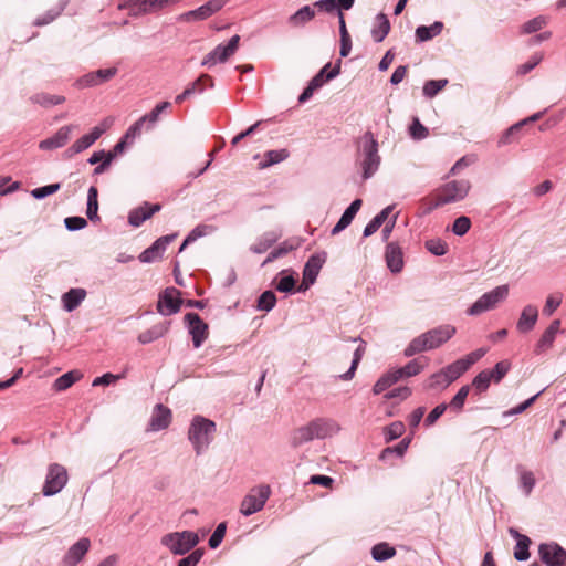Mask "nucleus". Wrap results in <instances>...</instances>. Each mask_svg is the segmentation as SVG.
Segmentation results:
<instances>
[{
    "instance_id": "f257e3e1",
    "label": "nucleus",
    "mask_w": 566,
    "mask_h": 566,
    "mask_svg": "<svg viewBox=\"0 0 566 566\" xmlns=\"http://www.w3.org/2000/svg\"><path fill=\"white\" fill-rule=\"evenodd\" d=\"M340 431L338 422L331 418L319 417L296 428L290 439L293 448H298L314 439L323 440L332 438Z\"/></svg>"
},
{
    "instance_id": "f03ea898",
    "label": "nucleus",
    "mask_w": 566,
    "mask_h": 566,
    "mask_svg": "<svg viewBox=\"0 0 566 566\" xmlns=\"http://www.w3.org/2000/svg\"><path fill=\"white\" fill-rule=\"evenodd\" d=\"M455 334V327L452 325H441L432 328L416 338L405 348L403 355L411 357L416 354L431 350L447 343Z\"/></svg>"
},
{
    "instance_id": "7ed1b4c3",
    "label": "nucleus",
    "mask_w": 566,
    "mask_h": 566,
    "mask_svg": "<svg viewBox=\"0 0 566 566\" xmlns=\"http://www.w3.org/2000/svg\"><path fill=\"white\" fill-rule=\"evenodd\" d=\"M216 432V423L205 417L196 416L188 430V439L197 454H201L210 444Z\"/></svg>"
},
{
    "instance_id": "20e7f679",
    "label": "nucleus",
    "mask_w": 566,
    "mask_h": 566,
    "mask_svg": "<svg viewBox=\"0 0 566 566\" xmlns=\"http://www.w3.org/2000/svg\"><path fill=\"white\" fill-rule=\"evenodd\" d=\"M358 153L364 170V178L367 179L378 169L380 157L378 144L373 134L366 133L358 142Z\"/></svg>"
},
{
    "instance_id": "39448f33",
    "label": "nucleus",
    "mask_w": 566,
    "mask_h": 566,
    "mask_svg": "<svg viewBox=\"0 0 566 566\" xmlns=\"http://www.w3.org/2000/svg\"><path fill=\"white\" fill-rule=\"evenodd\" d=\"M160 543L174 555H185L199 543V536L192 531L172 532L164 535Z\"/></svg>"
},
{
    "instance_id": "423d86ee",
    "label": "nucleus",
    "mask_w": 566,
    "mask_h": 566,
    "mask_svg": "<svg viewBox=\"0 0 566 566\" xmlns=\"http://www.w3.org/2000/svg\"><path fill=\"white\" fill-rule=\"evenodd\" d=\"M471 184L469 180H453L447 182L439 189L436 202L428 210L430 211L433 208L464 199L468 196Z\"/></svg>"
},
{
    "instance_id": "0eeeda50",
    "label": "nucleus",
    "mask_w": 566,
    "mask_h": 566,
    "mask_svg": "<svg viewBox=\"0 0 566 566\" xmlns=\"http://www.w3.org/2000/svg\"><path fill=\"white\" fill-rule=\"evenodd\" d=\"M271 495V489L266 484H261L252 488L243 497L240 504V513L244 516H250L260 512Z\"/></svg>"
},
{
    "instance_id": "6e6552de",
    "label": "nucleus",
    "mask_w": 566,
    "mask_h": 566,
    "mask_svg": "<svg viewBox=\"0 0 566 566\" xmlns=\"http://www.w3.org/2000/svg\"><path fill=\"white\" fill-rule=\"evenodd\" d=\"M67 479V471L63 465L59 463L50 464L42 489L43 495L52 496L61 492L62 489L66 485Z\"/></svg>"
},
{
    "instance_id": "1a4fd4ad",
    "label": "nucleus",
    "mask_w": 566,
    "mask_h": 566,
    "mask_svg": "<svg viewBox=\"0 0 566 566\" xmlns=\"http://www.w3.org/2000/svg\"><path fill=\"white\" fill-rule=\"evenodd\" d=\"M509 295V286L500 285L494 290L483 294L472 306L467 311L469 315H480L489 310H492L499 302L506 298Z\"/></svg>"
},
{
    "instance_id": "9d476101",
    "label": "nucleus",
    "mask_w": 566,
    "mask_h": 566,
    "mask_svg": "<svg viewBox=\"0 0 566 566\" xmlns=\"http://www.w3.org/2000/svg\"><path fill=\"white\" fill-rule=\"evenodd\" d=\"M240 36L233 35L227 44L217 45L210 53H208L201 62L202 66L212 67L218 62L223 63L232 56L239 48Z\"/></svg>"
},
{
    "instance_id": "9b49d317",
    "label": "nucleus",
    "mask_w": 566,
    "mask_h": 566,
    "mask_svg": "<svg viewBox=\"0 0 566 566\" xmlns=\"http://www.w3.org/2000/svg\"><path fill=\"white\" fill-rule=\"evenodd\" d=\"M180 0H128L124 6L132 15L157 13Z\"/></svg>"
},
{
    "instance_id": "f8f14e48",
    "label": "nucleus",
    "mask_w": 566,
    "mask_h": 566,
    "mask_svg": "<svg viewBox=\"0 0 566 566\" xmlns=\"http://www.w3.org/2000/svg\"><path fill=\"white\" fill-rule=\"evenodd\" d=\"M108 128L106 122L101 126H95L88 134L83 135L81 138L75 140L65 151V158H72L73 156L90 148Z\"/></svg>"
},
{
    "instance_id": "ddd939ff",
    "label": "nucleus",
    "mask_w": 566,
    "mask_h": 566,
    "mask_svg": "<svg viewBox=\"0 0 566 566\" xmlns=\"http://www.w3.org/2000/svg\"><path fill=\"white\" fill-rule=\"evenodd\" d=\"M538 554L547 566H566V549L555 542L541 544Z\"/></svg>"
},
{
    "instance_id": "4468645a",
    "label": "nucleus",
    "mask_w": 566,
    "mask_h": 566,
    "mask_svg": "<svg viewBox=\"0 0 566 566\" xmlns=\"http://www.w3.org/2000/svg\"><path fill=\"white\" fill-rule=\"evenodd\" d=\"M117 72V67L101 69L95 72H90L77 78L75 85L78 88L95 87L111 81Z\"/></svg>"
},
{
    "instance_id": "2eb2a0df",
    "label": "nucleus",
    "mask_w": 566,
    "mask_h": 566,
    "mask_svg": "<svg viewBox=\"0 0 566 566\" xmlns=\"http://www.w3.org/2000/svg\"><path fill=\"white\" fill-rule=\"evenodd\" d=\"M179 291L174 287L166 289L160 295L157 303V311L165 316H169L179 312L181 298Z\"/></svg>"
},
{
    "instance_id": "dca6fc26",
    "label": "nucleus",
    "mask_w": 566,
    "mask_h": 566,
    "mask_svg": "<svg viewBox=\"0 0 566 566\" xmlns=\"http://www.w3.org/2000/svg\"><path fill=\"white\" fill-rule=\"evenodd\" d=\"M185 321L188 324L195 348H199L208 337V325L197 313H187Z\"/></svg>"
},
{
    "instance_id": "f3484780",
    "label": "nucleus",
    "mask_w": 566,
    "mask_h": 566,
    "mask_svg": "<svg viewBox=\"0 0 566 566\" xmlns=\"http://www.w3.org/2000/svg\"><path fill=\"white\" fill-rule=\"evenodd\" d=\"M176 238L177 233H171L158 238L149 248L139 254V261L142 263H151L159 260L167 245L170 244Z\"/></svg>"
},
{
    "instance_id": "a211bd4d",
    "label": "nucleus",
    "mask_w": 566,
    "mask_h": 566,
    "mask_svg": "<svg viewBox=\"0 0 566 566\" xmlns=\"http://www.w3.org/2000/svg\"><path fill=\"white\" fill-rule=\"evenodd\" d=\"M324 262L325 253L310 256L303 270V282L298 291H306L310 285L314 284Z\"/></svg>"
},
{
    "instance_id": "6ab92c4d",
    "label": "nucleus",
    "mask_w": 566,
    "mask_h": 566,
    "mask_svg": "<svg viewBox=\"0 0 566 566\" xmlns=\"http://www.w3.org/2000/svg\"><path fill=\"white\" fill-rule=\"evenodd\" d=\"M429 359L427 357H419L410 360L406 366L391 370V385L396 384L402 378H409L420 374L427 366Z\"/></svg>"
},
{
    "instance_id": "aec40b11",
    "label": "nucleus",
    "mask_w": 566,
    "mask_h": 566,
    "mask_svg": "<svg viewBox=\"0 0 566 566\" xmlns=\"http://www.w3.org/2000/svg\"><path fill=\"white\" fill-rule=\"evenodd\" d=\"M91 547V541L87 537L80 538L73 544L64 555L63 566H76L86 555Z\"/></svg>"
},
{
    "instance_id": "412c9836",
    "label": "nucleus",
    "mask_w": 566,
    "mask_h": 566,
    "mask_svg": "<svg viewBox=\"0 0 566 566\" xmlns=\"http://www.w3.org/2000/svg\"><path fill=\"white\" fill-rule=\"evenodd\" d=\"M74 128H76L74 125L62 126L53 136L40 142V149L53 150L62 148L69 142L71 133Z\"/></svg>"
},
{
    "instance_id": "4be33fe9",
    "label": "nucleus",
    "mask_w": 566,
    "mask_h": 566,
    "mask_svg": "<svg viewBox=\"0 0 566 566\" xmlns=\"http://www.w3.org/2000/svg\"><path fill=\"white\" fill-rule=\"evenodd\" d=\"M226 3V0H209L203 6L197 8L196 10L188 11L181 15L182 20L191 21V20H205L219 11Z\"/></svg>"
},
{
    "instance_id": "5701e85b",
    "label": "nucleus",
    "mask_w": 566,
    "mask_h": 566,
    "mask_svg": "<svg viewBox=\"0 0 566 566\" xmlns=\"http://www.w3.org/2000/svg\"><path fill=\"white\" fill-rule=\"evenodd\" d=\"M161 209L159 203L149 205L145 202L143 206L133 209L128 214V222L133 227H139L144 221Z\"/></svg>"
},
{
    "instance_id": "b1692460",
    "label": "nucleus",
    "mask_w": 566,
    "mask_h": 566,
    "mask_svg": "<svg viewBox=\"0 0 566 566\" xmlns=\"http://www.w3.org/2000/svg\"><path fill=\"white\" fill-rule=\"evenodd\" d=\"M389 33V19L386 13H378L370 24V35L374 42L379 43Z\"/></svg>"
},
{
    "instance_id": "393cba45",
    "label": "nucleus",
    "mask_w": 566,
    "mask_h": 566,
    "mask_svg": "<svg viewBox=\"0 0 566 566\" xmlns=\"http://www.w3.org/2000/svg\"><path fill=\"white\" fill-rule=\"evenodd\" d=\"M171 420V412L163 405H157L149 422L150 431H160L166 429Z\"/></svg>"
},
{
    "instance_id": "a878e982",
    "label": "nucleus",
    "mask_w": 566,
    "mask_h": 566,
    "mask_svg": "<svg viewBox=\"0 0 566 566\" xmlns=\"http://www.w3.org/2000/svg\"><path fill=\"white\" fill-rule=\"evenodd\" d=\"M363 205V201L360 199H355L349 207L343 212L342 217L339 218L338 222L335 224V227L332 229V234L335 235L343 230H345L353 221L357 212L359 211L360 207Z\"/></svg>"
},
{
    "instance_id": "bb28decb",
    "label": "nucleus",
    "mask_w": 566,
    "mask_h": 566,
    "mask_svg": "<svg viewBox=\"0 0 566 566\" xmlns=\"http://www.w3.org/2000/svg\"><path fill=\"white\" fill-rule=\"evenodd\" d=\"M538 318V310L535 305H526L518 318L517 329L522 333L530 332L534 328Z\"/></svg>"
},
{
    "instance_id": "cd10ccee",
    "label": "nucleus",
    "mask_w": 566,
    "mask_h": 566,
    "mask_svg": "<svg viewBox=\"0 0 566 566\" xmlns=\"http://www.w3.org/2000/svg\"><path fill=\"white\" fill-rule=\"evenodd\" d=\"M509 533L511 534L512 537H514L516 539V546H515V549H514V557H515V559L520 560V562L528 559V557H530L528 548H530V545H531L530 537H527L526 535L521 534L515 528H510Z\"/></svg>"
},
{
    "instance_id": "c85d7f7f",
    "label": "nucleus",
    "mask_w": 566,
    "mask_h": 566,
    "mask_svg": "<svg viewBox=\"0 0 566 566\" xmlns=\"http://www.w3.org/2000/svg\"><path fill=\"white\" fill-rule=\"evenodd\" d=\"M559 332L560 321L554 319L541 336L536 346V352L539 353L549 348L553 345L555 337Z\"/></svg>"
},
{
    "instance_id": "c756f323",
    "label": "nucleus",
    "mask_w": 566,
    "mask_h": 566,
    "mask_svg": "<svg viewBox=\"0 0 566 566\" xmlns=\"http://www.w3.org/2000/svg\"><path fill=\"white\" fill-rule=\"evenodd\" d=\"M86 291L84 289H71L62 295L63 307L67 312L74 311L85 298Z\"/></svg>"
},
{
    "instance_id": "7c9ffc66",
    "label": "nucleus",
    "mask_w": 566,
    "mask_h": 566,
    "mask_svg": "<svg viewBox=\"0 0 566 566\" xmlns=\"http://www.w3.org/2000/svg\"><path fill=\"white\" fill-rule=\"evenodd\" d=\"M168 329H169L168 322L158 323V324L151 326L150 328H148L147 331L140 333L138 335V342L144 345L149 344V343L165 336L167 334Z\"/></svg>"
},
{
    "instance_id": "2f4dec72",
    "label": "nucleus",
    "mask_w": 566,
    "mask_h": 566,
    "mask_svg": "<svg viewBox=\"0 0 566 566\" xmlns=\"http://www.w3.org/2000/svg\"><path fill=\"white\" fill-rule=\"evenodd\" d=\"M544 113H545V111H543V112H537V113L533 114L532 116H530V117H527V118H525V119H523V120H521V122H518V123H516V124L512 125V126H511V127H510V128H509V129L503 134V136L500 138V140H499L500 145H506V144H509V143L511 142V140H510V138H511V136H512L513 134H515L516 132H518V130H520L524 125L530 124V123H534V122H536V120L541 119V118L543 117Z\"/></svg>"
},
{
    "instance_id": "473e14b6",
    "label": "nucleus",
    "mask_w": 566,
    "mask_h": 566,
    "mask_svg": "<svg viewBox=\"0 0 566 566\" xmlns=\"http://www.w3.org/2000/svg\"><path fill=\"white\" fill-rule=\"evenodd\" d=\"M315 17V10L311 6H304L289 18V23L293 27H301Z\"/></svg>"
},
{
    "instance_id": "72a5a7b5",
    "label": "nucleus",
    "mask_w": 566,
    "mask_h": 566,
    "mask_svg": "<svg viewBox=\"0 0 566 566\" xmlns=\"http://www.w3.org/2000/svg\"><path fill=\"white\" fill-rule=\"evenodd\" d=\"M442 29H443L442 22H438V21L429 27L420 25L416 30V38L420 42L429 41L432 38L440 34Z\"/></svg>"
},
{
    "instance_id": "f704fd0d",
    "label": "nucleus",
    "mask_w": 566,
    "mask_h": 566,
    "mask_svg": "<svg viewBox=\"0 0 566 566\" xmlns=\"http://www.w3.org/2000/svg\"><path fill=\"white\" fill-rule=\"evenodd\" d=\"M389 217V206L385 207L377 216H375L368 224L365 227L363 235L365 238L370 237L382 226V223Z\"/></svg>"
},
{
    "instance_id": "c9c22d12",
    "label": "nucleus",
    "mask_w": 566,
    "mask_h": 566,
    "mask_svg": "<svg viewBox=\"0 0 566 566\" xmlns=\"http://www.w3.org/2000/svg\"><path fill=\"white\" fill-rule=\"evenodd\" d=\"M97 189L96 187L92 186L88 189L87 193V208H86V216L91 221L99 220L98 217V200H97Z\"/></svg>"
},
{
    "instance_id": "e433bc0d",
    "label": "nucleus",
    "mask_w": 566,
    "mask_h": 566,
    "mask_svg": "<svg viewBox=\"0 0 566 566\" xmlns=\"http://www.w3.org/2000/svg\"><path fill=\"white\" fill-rule=\"evenodd\" d=\"M365 350H366V343L364 340H360L358 347L354 352V357H353L352 365H350L349 369L345 374L339 376L340 379L350 380L354 377L357 366L365 354Z\"/></svg>"
},
{
    "instance_id": "4c0bfd02",
    "label": "nucleus",
    "mask_w": 566,
    "mask_h": 566,
    "mask_svg": "<svg viewBox=\"0 0 566 566\" xmlns=\"http://www.w3.org/2000/svg\"><path fill=\"white\" fill-rule=\"evenodd\" d=\"M81 378V374L76 370H72L69 373L63 374L54 381V389L56 391H63L69 389L75 381H77Z\"/></svg>"
},
{
    "instance_id": "58836bf2",
    "label": "nucleus",
    "mask_w": 566,
    "mask_h": 566,
    "mask_svg": "<svg viewBox=\"0 0 566 566\" xmlns=\"http://www.w3.org/2000/svg\"><path fill=\"white\" fill-rule=\"evenodd\" d=\"M548 21H549L548 17L537 15V17L526 21L521 27V32L524 34H531V33L537 32V31L542 30L543 28H545L548 24Z\"/></svg>"
},
{
    "instance_id": "ea45409f",
    "label": "nucleus",
    "mask_w": 566,
    "mask_h": 566,
    "mask_svg": "<svg viewBox=\"0 0 566 566\" xmlns=\"http://www.w3.org/2000/svg\"><path fill=\"white\" fill-rule=\"evenodd\" d=\"M289 157L286 149L269 150L264 154L265 160L260 163V168H266L272 165L279 164Z\"/></svg>"
},
{
    "instance_id": "a19ab883",
    "label": "nucleus",
    "mask_w": 566,
    "mask_h": 566,
    "mask_svg": "<svg viewBox=\"0 0 566 566\" xmlns=\"http://www.w3.org/2000/svg\"><path fill=\"white\" fill-rule=\"evenodd\" d=\"M31 101L44 107L62 104L65 98L60 95H51L45 93L35 94L31 97Z\"/></svg>"
},
{
    "instance_id": "79ce46f5",
    "label": "nucleus",
    "mask_w": 566,
    "mask_h": 566,
    "mask_svg": "<svg viewBox=\"0 0 566 566\" xmlns=\"http://www.w3.org/2000/svg\"><path fill=\"white\" fill-rule=\"evenodd\" d=\"M331 63H327L313 78H317V86L321 87L326 81L335 78L340 73V62H338L331 71Z\"/></svg>"
},
{
    "instance_id": "37998d69",
    "label": "nucleus",
    "mask_w": 566,
    "mask_h": 566,
    "mask_svg": "<svg viewBox=\"0 0 566 566\" xmlns=\"http://www.w3.org/2000/svg\"><path fill=\"white\" fill-rule=\"evenodd\" d=\"M447 378L449 379V382H453L457 380L461 375H463L468 369L464 366V363L461 361V359L455 360L454 363L448 365L443 368Z\"/></svg>"
},
{
    "instance_id": "c03bdc74",
    "label": "nucleus",
    "mask_w": 566,
    "mask_h": 566,
    "mask_svg": "<svg viewBox=\"0 0 566 566\" xmlns=\"http://www.w3.org/2000/svg\"><path fill=\"white\" fill-rule=\"evenodd\" d=\"M449 385H450L449 379L447 378V375L442 368L440 371L434 373L430 376L426 386L428 389H438V388L444 389Z\"/></svg>"
},
{
    "instance_id": "a18cd8bd",
    "label": "nucleus",
    "mask_w": 566,
    "mask_h": 566,
    "mask_svg": "<svg viewBox=\"0 0 566 566\" xmlns=\"http://www.w3.org/2000/svg\"><path fill=\"white\" fill-rule=\"evenodd\" d=\"M216 230L213 226L210 224H198L195 227L186 237V243H192L199 238L208 235Z\"/></svg>"
},
{
    "instance_id": "49530a36",
    "label": "nucleus",
    "mask_w": 566,
    "mask_h": 566,
    "mask_svg": "<svg viewBox=\"0 0 566 566\" xmlns=\"http://www.w3.org/2000/svg\"><path fill=\"white\" fill-rule=\"evenodd\" d=\"M276 240L277 237L274 233H266L251 247V251L258 254L264 253Z\"/></svg>"
},
{
    "instance_id": "de8ad7c7",
    "label": "nucleus",
    "mask_w": 566,
    "mask_h": 566,
    "mask_svg": "<svg viewBox=\"0 0 566 566\" xmlns=\"http://www.w3.org/2000/svg\"><path fill=\"white\" fill-rule=\"evenodd\" d=\"M276 303V296L272 291L263 292L258 300V308L260 311L270 312Z\"/></svg>"
},
{
    "instance_id": "09e8293b",
    "label": "nucleus",
    "mask_w": 566,
    "mask_h": 566,
    "mask_svg": "<svg viewBox=\"0 0 566 566\" xmlns=\"http://www.w3.org/2000/svg\"><path fill=\"white\" fill-rule=\"evenodd\" d=\"M469 392H470V386L469 385L462 386L459 389V391L455 394V396L451 399L450 408L455 411H460L464 406V402H465V399H467Z\"/></svg>"
},
{
    "instance_id": "8fccbe9b",
    "label": "nucleus",
    "mask_w": 566,
    "mask_h": 566,
    "mask_svg": "<svg viewBox=\"0 0 566 566\" xmlns=\"http://www.w3.org/2000/svg\"><path fill=\"white\" fill-rule=\"evenodd\" d=\"M491 380H492V375L490 374V370H482L474 377V379L472 381V386L478 391L482 392L489 388Z\"/></svg>"
},
{
    "instance_id": "3c124183",
    "label": "nucleus",
    "mask_w": 566,
    "mask_h": 566,
    "mask_svg": "<svg viewBox=\"0 0 566 566\" xmlns=\"http://www.w3.org/2000/svg\"><path fill=\"white\" fill-rule=\"evenodd\" d=\"M448 80H430L424 83L423 94L428 97L436 96L446 85Z\"/></svg>"
},
{
    "instance_id": "603ef678",
    "label": "nucleus",
    "mask_w": 566,
    "mask_h": 566,
    "mask_svg": "<svg viewBox=\"0 0 566 566\" xmlns=\"http://www.w3.org/2000/svg\"><path fill=\"white\" fill-rule=\"evenodd\" d=\"M170 105H171V104H170L169 102H161V103L157 104V105L155 106V108H154L150 113H148V114H146V115L142 116L140 118L143 119V122H144V123H149L150 125H154V124L158 120L159 115H160L164 111H166L167 108H169V107H170Z\"/></svg>"
},
{
    "instance_id": "864d4df0",
    "label": "nucleus",
    "mask_w": 566,
    "mask_h": 566,
    "mask_svg": "<svg viewBox=\"0 0 566 566\" xmlns=\"http://www.w3.org/2000/svg\"><path fill=\"white\" fill-rule=\"evenodd\" d=\"M67 1H64L63 3H61L57 9H52V10H49L45 14H43L42 17H39L35 21H34V24L35 25H45V24H49L50 22H52L56 17H59L61 14V12L64 10L65 6H66Z\"/></svg>"
},
{
    "instance_id": "5fc2aeb1",
    "label": "nucleus",
    "mask_w": 566,
    "mask_h": 566,
    "mask_svg": "<svg viewBox=\"0 0 566 566\" xmlns=\"http://www.w3.org/2000/svg\"><path fill=\"white\" fill-rule=\"evenodd\" d=\"M426 248L433 255L440 256L444 255L448 251V245L440 239H431L426 242Z\"/></svg>"
},
{
    "instance_id": "6e6d98bb",
    "label": "nucleus",
    "mask_w": 566,
    "mask_h": 566,
    "mask_svg": "<svg viewBox=\"0 0 566 566\" xmlns=\"http://www.w3.org/2000/svg\"><path fill=\"white\" fill-rule=\"evenodd\" d=\"M207 81L210 83V86L212 87L213 86V81H212L211 76L208 75V74H202L195 82L190 83L186 87V90H190L191 91V95H193V94H201L205 91L203 84Z\"/></svg>"
},
{
    "instance_id": "4d7b16f0",
    "label": "nucleus",
    "mask_w": 566,
    "mask_h": 566,
    "mask_svg": "<svg viewBox=\"0 0 566 566\" xmlns=\"http://www.w3.org/2000/svg\"><path fill=\"white\" fill-rule=\"evenodd\" d=\"M471 228V220L465 217V216H461L459 218H457L453 222V226H452V232L455 234V235H464Z\"/></svg>"
},
{
    "instance_id": "13d9d810",
    "label": "nucleus",
    "mask_w": 566,
    "mask_h": 566,
    "mask_svg": "<svg viewBox=\"0 0 566 566\" xmlns=\"http://www.w3.org/2000/svg\"><path fill=\"white\" fill-rule=\"evenodd\" d=\"M60 184H51L43 187H39L31 191V196L35 199H43L48 196L55 193L60 189Z\"/></svg>"
},
{
    "instance_id": "bf43d9fd",
    "label": "nucleus",
    "mask_w": 566,
    "mask_h": 566,
    "mask_svg": "<svg viewBox=\"0 0 566 566\" xmlns=\"http://www.w3.org/2000/svg\"><path fill=\"white\" fill-rule=\"evenodd\" d=\"M511 364L507 360L499 361L492 370H490V374L492 375V380L495 382H500L503 377L507 374L510 370Z\"/></svg>"
},
{
    "instance_id": "052dcab7",
    "label": "nucleus",
    "mask_w": 566,
    "mask_h": 566,
    "mask_svg": "<svg viewBox=\"0 0 566 566\" xmlns=\"http://www.w3.org/2000/svg\"><path fill=\"white\" fill-rule=\"evenodd\" d=\"M371 556L376 562H385L389 559V544L379 543L371 549Z\"/></svg>"
},
{
    "instance_id": "680f3d73",
    "label": "nucleus",
    "mask_w": 566,
    "mask_h": 566,
    "mask_svg": "<svg viewBox=\"0 0 566 566\" xmlns=\"http://www.w3.org/2000/svg\"><path fill=\"white\" fill-rule=\"evenodd\" d=\"M226 530H227V525L224 522L220 523L216 527L214 532L212 533V535L209 538V546L212 549L219 547V545L221 544V542L226 535Z\"/></svg>"
},
{
    "instance_id": "e2e57ef3",
    "label": "nucleus",
    "mask_w": 566,
    "mask_h": 566,
    "mask_svg": "<svg viewBox=\"0 0 566 566\" xmlns=\"http://www.w3.org/2000/svg\"><path fill=\"white\" fill-rule=\"evenodd\" d=\"M403 268L402 252L391 243V273H398Z\"/></svg>"
},
{
    "instance_id": "0e129e2a",
    "label": "nucleus",
    "mask_w": 566,
    "mask_h": 566,
    "mask_svg": "<svg viewBox=\"0 0 566 566\" xmlns=\"http://www.w3.org/2000/svg\"><path fill=\"white\" fill-rule=\"evenodd\" d=\"M410 135L415 139H423L428 136L429 130L427 127H424L418 118H415L412 122V125L409 128Z\"/></svg>"
},
{
    "instance_id": "69168bd1",
    "label": "nucleus",
    "mask_w": 566,
    "mask_h": 566,
    "mask_svg": "<svg viewBox=\"0 0 566 566\" xmlns=\"http://www.w3.org/2000/svg\"><path fill=\"white\" fill-rule=\"evenodd\" d=\"M542 59L543 56L539 54L533 55L526 63L518 66L516 71L517 75H525L528 72H531L535 66H537L541 63Z\"/></svg>"
},
{
    "instance_id": "338daca9",
    "label": "nucleus",
    "mask_w": 566,
    "mask_h": 566,
    "mask_svg": "<svg viewBox=\"0 0 566 566\" xmlns=\"http://www.w3.org/2000/svg\"><path fill=\"white\" fill-rule=\"evenodd\" d=\"M64 224L70 231H77L87 226V221L82 217H69L65 218Z\"/></svg>"
},
{
    "instance_id": "774afa93",
    "label": "nucleus",
    "mask_w": 566,
    "mask_h": 566,
    "mask_svg": "<svg viewBox=\"0 0 566 566\" xmlns=\"http://www.w3.org/2000/svg\"><path fill=\"white\" fill-rule=\"evenodd\" d=\"M202 551L196 549L190 553L187 557H184L179 560L178 566H197L202 557Z\"/></svg>"
}]
</instances>
